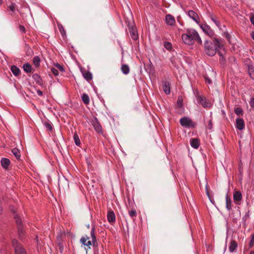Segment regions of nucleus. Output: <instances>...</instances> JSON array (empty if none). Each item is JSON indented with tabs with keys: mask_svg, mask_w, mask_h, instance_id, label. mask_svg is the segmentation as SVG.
I'll list each match as a JSON object with an SVG mask.
<instances>
[{
	"mask_svg": "<svg viewBox=\"0 0 254 254\" xmlns=\"http://www.w3.org/2000/svg\"><path fill=\"white\" fill-rule=\"evenodd\" d=\"M32 78L37 84L41 86H43L44 84L43 80L41 77L38 74H33L32 76Z\"/></svg>",
	"mask_w": 254,
	"mask_h": 254,
	"instance_id": "obj_17",
	"label": "nucleus"
},
{
	"mask_svg": "<svg viewBox=\"0 0 254 254\" xmlns=\"http://www.w3.org/2000/svg\"><path fill=\"white\" fill-rule=\"evenodd\" d=\"M210 18H211V20L213 21L217 26H219V25L220 24V22L217 20V18L216 17L213 16V15H211Z\"/></svg>",
	"mask_w": 254,
	"mask_h": 254,
	"instance_id": "obj_34",
	"label": "nucleus"
},
{
	"mask_svg": "<svg viewBox=\"0 0 254 254\" xmlns=\"http://www.w3.org/2000/svg\"><path fill=\"white\" fill-rule=\"evenodd\" d=\"M188 16L191 18L196 23L199 24L200 23V18L198 14L193 10H189L188 12Z\"/></svg>",
	"mask_w": 254,
	"mask_h": 254,
	"instance_id": "obj_9",
	"label": "nucleus"
},
{
	"mask_svg": "<svg viewBox=\"0 0 254 254\" xmlns=\"http://www.w3.org/2000/svg\"><path fill=\"white\" fill-rule=\"evenodd\" d=\"M251 21L252 24H254V16H252L251 18Z\"/></svg>",
	"mask_w": 254,
	"mask_h": 254,
	"instance_id": "obj_50",
	"label": "nucleus"
},
{
	"mask_svg": "<svg viewBox=\"0 0 254 254\" xmlns=\"http://www.w3.org/2000/svg\"><path fill=\"white\" fill-rule=\"evenodd\" d=\"M81 99L83 101V102L85 105H88L89 103V98L87 94L84 93L82 94L81 96Z\"/></svg>",
	"mask_w": 254,
	"mask_h": 254,
	"instance_id": "obj_26",
	"label": "nucleus"
},
{
	"mask_svg": "<svg viewBox=\"0 0 254 254\" xmlns=\"http://www.w3.org/2000/svg\"><path fill=\"white\" fill-rule=\"evenodd\" d=\"M91 123L95 131L97 132H102V127L96 118H95L94 120H92Z\"/></svg>",
	"mask_w": 254,
	"mask_h": 254,
	"instance_id": "obj_10",
	"label": "nucleus"
},
{
	"mask_svg": "<svg viewBox=\"0 0 254 254\" xmlns=\"http://www.w3.org/2000/svg\"><path fill=\"white\" fill-rule=\"evenodd\" d=\"M19 28V30L21 32H22L23 33H25V27L23 26L20 25Z\"/></svg>",
	"mask_w": 254,
	"mask_h": 254,
	"instance_id": "obj_44",
	"label": "nucleus"
},
{
	"mask_svg": "<svg viewBox=\"0 0 254 254\" xmlns=\"http://www.w3.org/2000/svg\"><path fill=\"white\" fill-rule=\"evenodd\" d=\"M180 124L182 126L186 127H194L195 124L193 123L192 120L188 117H183L180 119Z\"/></svg>",
	"mask_w": 254,
	"mask_h": 254,
	"instance_id": "obj_6",
	"label": "nucleus"
},
{
	"mask_svg": "<svg viewBox=\"0 0 254 254\" xmlns=\"http://www.w3.org/2000/svg\"><path fill=\"white\" fill-rule=\"evenodd\" d=\"M254 234L252 235L251 239V241H250V244H249L250 248H252L254 246Z\"/></svg>",
	"mask_w": 254,
	"mask_h": 254,
	"instance_id": "obj_37",
	"label": "nucleus"
},
{
	"mask_svg": "<svg viewBox=\"0 0 254 254\" xmlns=\"http://www.w3.org/2000/svg\"><path fill=\"white\" fill-rule=\"evenodd\" d=\"M81 71L82 73L83 76L86 80L90 81L92 79V75L90 71H86L82 69H81Z\"/></svg>",
	"mask_w": 254,
	"mask_h": 254,
	"instance_id": "obj_19",
	"label": "nucleus"
},
{
	"mask_svg": "<svg viewBox=\"0 0 254 254\" xmlns=\"http://www.w3.org/2000/svg\"><path fill=\"white\" fill-rule=\"evenodd\" d=\"M12 245L14 249L15 254H27V252L22 245L17 240L13 239Z\"/></svg>",
	"mask_w": 254,
	"mask_h": 254,
	"instance_id": "obj_5",
	"label": "nucleus"
},
{
	"mask_svg": "<svg viewBox=\"0 0 254 254\" xmlns=\"http://www.w3.org/2000/svg\"><path fill=\"white\" fill-rule=\"evenodd\" d=\"M162 88L164 92L168 95L170 93V83L167 81H163Z\"/></svg>",
	"mask_w": 254,
	"mask_h": 254,
	"instance_id": "obj_13",
	"label": "nucleus"
},
{
	"mask_svg": "<svg viewBox=\"0 0 254 254\" xmlns=\"http://www.w3.org/2000/svg\"><path fill=\"white\" fill-rule=\"evenodd\" d=\"M40 59L38 56H35L34 57L33 60V63L36 67L40 65Z\"/></svg>",
	"mask_w": 254,
	"mask_h": 254,
	"instance_id": "obj_29",
	"label": "nucleus"
},
{
	"mask_svg": "<svg viewBox=\"0 0 254 254\" xmlns=\"http://www.w3.org/2000/svg\"><path fill=\"white\" fill-rule=\"evenodd\" d=\"M212 127H213L212 122V120L210 119L208 121L207 127L208 129H212Z\"/></svg>",
	"mask_w": 254,
	"mask_h": 254,
	"instance_id": "obj_41",
	"label": "nucleus"
},
{
	"mask_svg": "<svg viewBox=\"0 0 254 254\" xmlns=\"http://www.w3.org/2000/svg\"><path fill=\"white\" fill-rule=\"evenodd\" d=\"M23 70L27 73H30L32 71V66L28 63H26L23 65Z\"/></svg>",
	"mask_w": 254,
	"mask_h": 254,
	"instance_id": "obj_25",
	"label": "nucleus"
},
{
	"mask_svg": "<svg viewBox=\"0 0 254 254\" xmlns=\"http://www.w3.org/2000/svg\"><path fill=\"white\" fill-rule=\"evenodd\" d=\"M182 39L184 43L187 45H192L195 41L201 45L202 40L197 32L193 29H187L186 33L182 34Z\"/></svg>",
	"mask_w": 254,
	"mask_h": 254,
	"instance_id": "obj_2",
	"label": "nucleus"
},
{
	"mask_svg": "<svg viewBox=\"0 0 254 254\" xmlns=\"http://www.w3.org/2000/svg\"><path fill=\"white\" fill-rule=\"evenodd\" d=\"M14 218L15 219V222L17 226L19 235L20 237H21L22 235L23 234V231L22 230V219L17 214L14 216Z\"/></svg>",
	"mask_w": 254,
	"mask_h": 254,
	"instance_id": "obj_7",
	"label": "nucleus"
},
{
	"mask_svg": "<svg viewBox=\"0 0 254 254\" xmlns=\"http://www.w3.org/2000/svg\"><path fill=\"white\" fill-rule=\"evenodd\" d=\"M7 9L12 12H15L16 10H17L16 4L14 3H11L9 5H7Z\"/></svg>",
	"mask_w": 254,
	"mask_h": 254,
	"instance_id": "obj_27",
	"label": "nucleus"
},
{
	"mask_svg": "<svg viewBox=\"0 0 254 254\" xmlns=\"http://www.w3.org/2000/svg\"><path fill=\"white\" fill-rule=\"evenodd\" d=\"M166 22L168 25L172 26L175 23V19L174 17L170 14H167L166 16Z\"/></svg>",
	"mask_w": 254,
	"mask_h": 254,
	"instance_id": "obj_14",
	"label": "nucleus"
},
{
	"mask_svg": "<svg viewBox=\"0 0 254 254\" xmlns=\"http://www.w3.org/2000/svg\"><path fill=\"white\" fill-rule=\"evenodd\" d=\"M44 125L45 126V127H46V128L49 130V131H52V129H53V127H52V125H51L50 123H49V122H45L44 123Z\"/></svg>",
	"mask_w": 254,
	"mask_h": 254,
	"instance_id": "obj_33",
	"label": "nucleus"
},
{
	"mask_svg": "<svg viewBox=\"0 0 254 254\" xmlns=\"http://www.w3.org/2000/svg\"><path fill=\"white\" fill-rule=\"evenodd\" d=\"M56 66L57 67V69L60 70L61 72L64 71V69L62 65L60 64H57L56 65Z\"/></svg>",
	"mask_w": 254,
	"mask_h": 254,
	"instance_id": "obj_39",
	"label": "nucleus"
},
{
	"mask_svg": "<svg viewBox=\"0 0 254 254\" xmlns=\"http://www.w3.org/2000/svg\"><path fill=\"white\" fill-rule=\"evenodd\" d=\"M126 23L127 24L129 32L130 33L131 38L133 40H136L138 39V35L136 28L132 20H125Z\"/></svg>",
	"mask_w": 254,
	"mask_h": 254,
	"instance_id": "obj_4",
	"label": "nucleus"
},
{
	"mask_svg": "<svg viewBox=\"0 0 254 254\" xmlns=\"http://www.w3.org/2000/svg\"><path fill=\"white\" fill-rule=\"evenodd\" d=\"M1 203H0V215L3 212V208L2 206L1 205Z\"/></svg>",
	"mask_w": 254,
	"mask_h": 254,
	"instance_id": "obj_47",
	"label": "nucleus"
},
{
	"mask_svg": "<svg viewBox=\"0 0 254 254\" xmlns=\"http://www.w3.org/2000/svg\"><path fill=\"white\" fill-rule=\"evenodd\" d=\"M201 29L203 31L208 35L210 37H212L214 35V32L210 28V26L208 25L204 24L202 25L201 26Z\"/></svg>",
	"mask_w": 254,
	"mask_h": 254,
	"instance_id": "obj_12",
	"label": "nucleus"
},
{
	"mask_svg": "<svg viewBox=\"0 0 254 254\" xmlns=\"http://www.w3.org/2000/svg\"><path fill=\"white\" fill-rule=\"evenodd\" d=\"M2 4V0H0V5Z\"/></svg>",
	"mask_w": 254,
	"mask_h": 254,
	"instance_id": "obj_54",
	"label": "nucleus"
},
{
	"mask_svg": "<svg viewBox=\"0 0 254 254\" xmlns=\"http://www.w3.org/2000/svg\"><path fill=\"white\" fill-rule=\"evenodd\" d=\"M249 72L250 77L252 79H254V69L253 68L249 67Z\"/></svg>",
	"mask_w": 254,
	"mask_h": 254,
	"instance_id": "obj_36",
	"label": "nucleus"
},
{
	"mask_svg": "<svg viewBox=\"0 0 254 254\" xmlns=\"http://www.w3.org/2000/svg\"><path fill=\"white\" fill-rule=\"evenodd\" d=\"M197 101L204 108L210 107L211 106L210 103L208 102L205 98H203L200 95H198L197 96Z\"/></svg>",
	"mask_w": 254,
	"mask_h": 254,
	"instance_id": "obj_8",
	"label": "nucleus"
},
{
	"mask_svg": "<svg viewBox=\"0 0 254 254\" xmlns=\"http://www.w3.org/2000/svg\"><path fill=\"white\" fill-rule=\"evenodd\" d=\"M73 139L74 142L77 146H79L80 144V141L78 134L76 133H74L73 135Z\"/></svg>",
	"mask_w": 254,
	"mask_h": 254,
	"instance_id": "obj_30",
	"label": "nucleus"
},
{
	"mask_svg": "<svg viewBox=\"0 0 254 254\" xmlns=\"http://www.w3.org/2000/svg\"><path fill=\"white\" fill-rule=\"evenodd\" d=\"M59 29L61 33V34L63 35V36H64L65 35V31L64 29L63 26L61 24H58V25Z\"/></svg>",
	"mask_w": 254,
	"mask_h": 254,
	"instance_id": "obj_31",
	"label": "nucleus"
},
{
	"mask_svg": "<svg viewBox=\"0 0 254 254\" xmlns=\"http://www.w3.org/2000/svg\"><path fill=\"white\" fill-rule=\"evenodd\" d=\"M190 144L192 147L197 149L200 145L199 140L198 138H191L190 140Z\"/></svg>",
	"mask_w": 254,
	"mask_h": 254,
	"instance_id": "obj_15",
	"label": "nucleus"
},
{
	"mask_svg": "<svg viewBox=\"0 0 254 254\" xmlns=\"http://www.w3.org/2000/svg\"><path fill=\"white\" fill-rule=\"evenodd\" d=\"M164 46L167 50H169L172 48V44L170 42H165Z\"/></svg>",
	"mask_w": 254,
	"mask_h": 254,
	"instance_id": "obj_38",
	"label": "nucleus"
},
{
	"mask_svg": "<svg viewBox=\"0 0 254 254\" xmlns=\"http://www.w3.org/2000/svg\"><path fill=\"white\" fill-rule=\"evenodd\" d=\"M107 219L109 222H114L115 221V214L113 211L111 210L108 211Z\"/></svg>",
	"mask_w": 254,
	"mask_h": 254,
	"instance_id": "obj_20",
	"label": "nucleus"
},
{
	"mask_svg": "<svg viewBox=\"0 0 254 254\" xmlns=\"http://www.w3.org/2000/svg\"><path fill=\"white\" fill-rule=\"evenodd\" d=\"M121 70L124 74H127L129 72L130 69L127 64H123L121 66Z\"/></svg>",
	"mask_w": 254,
	"mask_h": 254,
	"instance_id": "obj_23",
	"label": "nucleus"
},
{
	"mask_svg": "<svg viewBox=\"0 0 254 254\" xmlns=\"http://www.w3.org/2000/svg\"><path fill=\"white\" fill-rule=\"evenodd\" d=\"M95 230L94 227H93L90 232L91 241L90 240V237L87 235L82 237L80 240V242L84 246L87 247V248H85L86 250L90 249L91 246L95 248L97 247L98 243L95 235ZM94 254H98V249H95Z\"/></svg>",
	"mask_w": 254,
	"mask_h": 254,
	"instance_id": "obj_3",
	"label": "nucleus"
},
{
	"mask_svg": "<svg viewBox=\"0 0 254 254\" xmlns=\"http://www.w3.org/2000/svg\"><path fill=\"white\" fill-rule=\"evenodd\" d=\"M238 247V244L235 240L231 241L229 247V250L230 252H234Z\"/></svg>",
	"mask_w": 254,
	"mask_h": 254,
	"instance_id": "obj_18",
	"label": "nucleus"
},
{
	"mask_svg": "<svg viewBox=\"0 0 254 254\" xmlns=\"http://www.w3.org/2000/svg\"><path fill=\"white\" fill-rule=\"evenodd\" d=\"M12 152L13 155L15 156L17 160H19L20 158V153L19 150L16 148L12 149Z\"/></svg>",
	"mask_w": 254,
	"mask_h": 254,
	"instance_id": "obj_28",
	"label": "nucleus"
},
{
	"mask_svg": "<svg viewBox=\"0 0 254 254\" xmlns=\"http://www.w3.org/2000/svg\"><path fill=\"white\" fill-rule=\"evenodd\" d=\"M252 36L253 39L254 40V32H253L252 33Z\"/></svg>",
	"mask_w": 254,
	"mask_h": 254,
	"instance_id": "obj_51",
	"label": "nucleus"
},
{
	"mask_svg": "<svg viewBox=\"0 0 254 254\" xmlns=\"http://www.w3.org/2000/svg\"><path fill=\"white\" fill-rule=\"evenodd\" d=\"M221 57V58L220 59V61H223V55L220 56Z\"/></svg>",
	"mask_w": 254,
	"mask_h": 254,
	"instance_id": "obj_52",
	"label": "nucleus"
},
{
	"mask_svg": "<svg viewBox=\"0 0 254 254\" xmlns=\"http://www.w3.org/2000/svg\"><path fill=\"white\" fill-rule=\"evenodd\" d=\"M11 70L15 76H18L20 73V69L15 65L11 66Z\"/></svg>",
	"mask_w": 254,
	"mask_h": 254,
	"instance_id": "obj_24",
	"label": "nucleus"
},
{
	"mask_svg": "<svg viewBox=\"0 0 254 254\" xmlns=\"http://www.w3.org/2000/svg\"><path fill=\"white\" fill-rule=\"evenodd\" d=\"M233 199L237 204H240L242 199V194L240 191H235L233 193Z\"/></svg>",
	"mask_w": 254,
	"mask_h": 254,
	"instance_id": "obj_11",
	"label": "nucleus"
},
{
	"mask_svg": "<svg viewBox=\"0 0 254 254\" xmlns=\"http://www.w3.org/2000/svg\"><path fill=\"white\" fill-rule=\"evenodd\" d=\"M205 80L206 81H207L209 84H210L211 83L212 81L210 79L207 78H205Z\"/></svg>",
	"mask_w": 254,
	"mask_h": 254,
	"instance_id": "obj_49",
	"label": "nucleus"
},
{
	"mask_svg": "<svg viewBox=\"0 0 254 254\" xmlns=\"http://www.w3.org/2000/svg\"><path fill=\"white\" fill-rule=\"evenodd\" d=\"M235 113L238 115H241L243 114V110L241 108H236L234 110Z\"/></svg>",
	"mask_w": 254,
	"mask_h": 254,
	"instance_id": "obj_32",
	"label": "nucleus"
},
{
	"mask_svg": "<svg viewBox=\"0 0 254 254\" xmlns=\"http://www.w3.org/2000/svg\"><path fill=\"white\" fill-rule=\"evenodd\" d=\"M129 215L131 217H135L137 215L136 211L134 209H132L129 211Z\"/></svg>",
	"mask_w": 254,
	"mask_h": 254,
	"instance_id": "obj_35",
	"label": "nucleus"
},
{
	"mask_svg": "<svg viewBox=\"0 0 254 254\" xmlns=\"http://www.w3.org/2000/svg\"><path fill=\"white\" fill-rule=\"evenodd\" d=\"M177 104L179 107H181L183 105V100L182 99L179 98L177 100Z\"/></svg>",
	"mask_w": 254,
	"mask_h": 254,
	"instance_id": "obj_42",
	"label": "nucleus"
},
{
	"mask_svg": "<svg viewBox=\"0 0 254 254\" xmlns=\"http://www.w3.org/2000/svg\"><path fill=\"white\" fill-rule=\"evenodd\" d=\"M250 254H254V252L251 251Z\"/></svg>",
	"mask_w": 254,
	"mask_h": 254,
	"instance_id": "obj_53",
	"label": "nucleus"
},
{
	"mask_svg": "<svg viewBox=\"0 0 254 254\" xmlns=\"http://www.w3.org/2000/svg\"><path fill=\"white\" fill-rule=\"evenodd\" d=\"M1 164L3 168L6 169L10 164V161L8 159L3 158L1 160Z\"/></svg>",
	"mask_w": 254,
	"mask_h": 254,
	"instance_id": "obj_21",
	"label": "nucleus"
},
{
	"mask_svg": "<svg viewBox=\"0 0 254 254\" xmlns=\"http://www.w3.org/2000/svg\"><path fill=\"white\" fill-rule=\"evenodd\" d=\"M26 53H27V55L30 56L31 55V53H32V51L31 49L28 48Z\"/></svg>",
	"mask_w": 254,
	"mask_h": 254,
	"instance_id": "obj_45",
	"label": "nucleus"
},
{
	"mask_svg": "<svg viewBox=\"0 0 254 254\" xmlns=\"http://www.w3.org/2000/svg\"><path fill=\"white\" fill-rule=\"evenodd\" d=\"M226 207L228 210L232 209V201L231 198L228 195L226 196Z\"/></svg>",
	"mask_w": 254,
	"mask_h": 254,
	"instance_id": "obj_22",
	"label": "nucleus"
},
{
	"mask_svg": "<svg viewBox=\"0 0 254 254\" xmlns=\"http://www.w3.org/2000/svg\"><path fill=\"white\" fill-rule=\"evenodd\" d=\"M245 127L244 121L243 119H236V127L239 130H242Z\"/></svg>",
	"mask_w": 254,
	"mask_h": 254,
	"instance_id": "obj_16",
	"label": "nucleus"
},
{
	"mask_svg": "<svg viewBox=\"0 0 254 254\" xmlns=\"http://www.w3.org/2000/svg\"><path fill=\"white\" fill-rule=\"evenodd\" d=\"M37 93L38 95L39 96H42L43 94V92L40 90H37Z\"/></svg>",
	"mask_w": 254,
	"mask_h": 254,
	"instance_id": "obj_46",
	"label": "nucleus"
},
{
	"mask_svg": "<svg viewBox=\"0 0 254 254\" xmlns=\"http://www.w3.org/2000/svg\"><path fill=\"white\" fill-rule=\"evenodd\" d=\"M250 105L252 108H254V98H252L249 102Z\"/></svg>",
	"mask_w": 254,
	"mask_h": 254,
	"instance_id": "obj_43",
	"label": "nucleus"
},
{
	"mask_svg": "<svg viewBox=\"0 0 254 254\" xmlns=\"http://www.w3.org/2000/svg\"><path fill=\"white\" fill-rule=\"evenodd\" d=\"M51 71L54 74V75L57 76L59 74V71L57 69L55 68H51Z\"/></svg>",
	"mask_w": 254,
	"mask_h": 254,
	"instance_id": "obj_40",
	"label": "nucleus"
},
{
	"mask_svg": "<svg viewBox=\"0 0 254 254\" xmlns=\"http://www.w3.org/2000/svg\"><path fill=\"white\" fill-rule=\"evenodd\" d=\"M204 47L206 54L209 56H214L217 52L220 56L225 53L223 43L216 38H214L212 41L206 40Z\"/></svg>",
	"mask_w": 254,
	"mask_h": 254,
	"instance_id": "obj_1",
	"label": "nucleus"
},
{
	"mask_svg": "<svg viewBox=\"0 0 254 254\" xmlns=\"http://www.w3.org/2000/svg\"><path fill=\"white\" fill-rule=\"evenodd\" d=\"M226 37L229 40L230 38V35L228 33H225Z\"/></svg>",
	"mask_w": 254,
	"mask_h": 254,
	"instance_id": "obj_48",
	"label": "nucleus"
}]
</instances>
